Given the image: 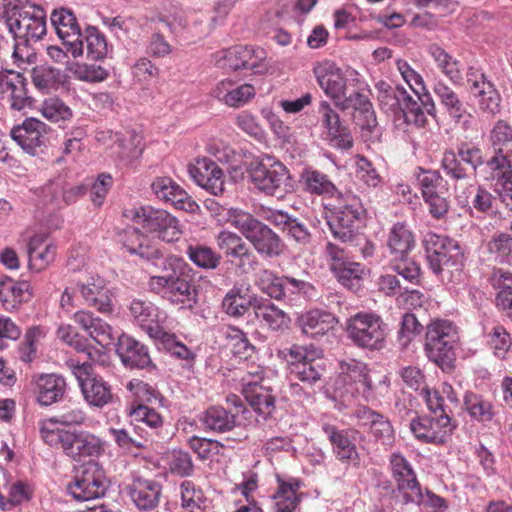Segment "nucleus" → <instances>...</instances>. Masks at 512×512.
Segmentation results:
<instances>
[{
	"mask_svg": "<svg viewBox=\"0 0 512 512\" xmlns=\"http://www.w3.org/2000/svg\"><path fill=\"white\" fill-rule=\"evenodd\" d=\"M249 55V46H234L216 53V65L222 69L232 71L246 69Z\"/></svg>",
	"mask_w": 512,
	"mask_h": 512,
	"instance_id": "79ce46f5",
	"label": "nucleus"
},
{
	"mask_svg": "<svg viewBox=\"0 0 512 512\" xmlns=\"http://www.w3.org/2000/svg\"><path fill=\"white\" fill-rule=\"evenodd\" d=\"M66 381L58 374H40L33 378V394L41 406H50L59 402L66 391Z\"/></svg>",
	"mask_w": 512,
	"mask_h": 512,
	"instance_id": "5701e85b",
	"label": "nucleus"
},
{
	"mask_svg": "<svg viewBox=\"0 0 512 512\" xmlns=\"http://www.w3.org/2000/svg\"><path fill=\"white\" fill-rule=\"evenodd\" d=\"M377 99L380 107L386 113H393L399 115L406 102V97L409 96L408 92L402 87H392L384 81L376 84Z\"/></svg>",
	"mask_w": 512,
	"mask_h": 512,
	"instance_id": "c9c22d12",
	"label": "nucleus"
},
{
	"mask_svg": "<svg viewBox=\"0 0 512 512\" xmlns=\"http://www.w3.org/2000/svg\"><path fill=\"white\" fill-rule=\"evenodd\" d=\"M457 341V327L451 321H432L427 326L424 345L428 359L442 370L451 369L455 360L454 345Z\"/></svg>",
	"mask_w": 512,
	"mask_h": 512,
	"instance_id": "f257e3e1",
	"label": "nucleus"
},
{
	"mask_svg": "<svg viewBox=\"0 0 512 512\" xmlns=\"http://www.w3.org/2000/svg\"><path fill=\"white\" fill-rule=\"evenodd\" d=\"M257 284L262 288H284L288 285L305 286L306 282L293 277L275 275L272 271L264 269L258 273Z\"/></svg>",
	"mask_w": 512,
	"mask_h": 512,
	"instance_id": "052dcab7",
	"label": "nucleus"
},
{
	"mask_svg": "<svg viewBox=\"0 0 512 512\" xmlns=\"http://www.w3.org/2000/svg\"><path fill=\"white\" fill-rule=\"evenodd\" d=\"M108 481L102 467L94 462L84 463L78 470L73 484L68 486L69 493L78 501L97 499L105 495Z\"/></svg>",
	"mask_w": 512,
	"mask_h": 512,
	"instance_id": "1a4fd4ad",
	"label": "nucleus"
},
{
	"mask_svg": "<svg viewBox=\"0 0 512 512\" xmlns=\"http://www.w3.org/2000/svg\"><path fill=\"white\" fill-rule=\"evenodd\" d=\"M126 491L139 510L150 511L160 503L162 485L154 479L134 476Z\"/></svg>",
	"mask_w": 512,
	"mask_h": 512,
	"instance_id": "aec40b11",
	"label": "nucleus"
},
{
	"mask_svg": "<svg viewBox=\"0 0 512 512\" xmlns=\"http://www.w3.org/2000/svg\"><path fill=\"white\" fill-rule=\"evenodd\" d=\"M122 243L129 253L138 255L146 261H153L162 257L160 250L152 245L150 240L138 228L129 227L125 229L122 235Z\"/></svg>",
	"mask_w": 512,
	"mask_h": 512,
	"instance_id": "cd10ccee",
	"label": "nucleus"
},
{
	"mask_svg": "<svg viewBox=\"0 0 512 512\" xmlns=\"http://www.w3.org/2000/svg\"><path fill=\"white\" fill-rule=\"evenodd\" d=\"M181 507L185 512H200L205 503L202 489L190 480H185L180 485Z\"/></svg>",
	"mask_w": 512,
	"mask_h": 512,
	"instance_id": "603ef678",
	"label": "nucleus"
},
{
	"mask_svg": "<svg viewBox=\"0 0 512 512\" xmlns=\"http://www.w3.org/2000/svg\"><path fill=\"white\" fill-rule=\"evenodd\" d=\"M387 245L395 260L404 261L415 246L413 233L403 223H396L391 228Z\"/></svg>",
	"mask_w": 512,
	"mask_h": 512,
	"instance_id": "473e14b6",
	"label": "nucleus"
},
{
	"mask_svg": "<svg viewBox=\"0 0 512 512\" xmlns=\"http://www.w3.org/2000/svg\"><path fill=\"white\" fill-rule=\"evenodd\" d=\"M130 415L135 421L145 424L156 434L163 427V417L153 408L145 405H138L130 411Z\"/></svg>",
	"mask_w": 512,
	"mask_h": 512,
	"instance_id": "680f3d73",
	"label": "nucleus"
},
{
	"mask_svg": "<svg viewBox=\"0 0 512 512\" xmlns=\"http://www.w3.org/2000/svg\"><path fill=\"white\" fill-rule=\"evenodd\" d=\"M86 418V413L79 403L68 401L61 407L57 415L39 423L40 436L43 439V431L45 428L48 430H61L56 427L57 424L63 426H79L84 424Z\"/></svg>",
	"mask_w": 512,
	"mask_h": 512,
	"instance_id": "c85d7f7f",
	"label": "nucleus"
},
{
	"mask_svg": "<svg viewBox=\"0 0 512 512\" xmlns=\"http://www.w3.org/2000/svg\"><path fill=\"white\" fill-rule=\"evenodd\" d=\"M139 138L136 135L122 137L119 134L114 135V142L111 145V154L117 156L125 163H131L140 157L142 148L139 146Z\"/></svg>",
	"mask_w": 512,
	"mask_h": 512,
	"instance_id": "c03bdc74",
	"label": "nucleus"
},
{
	"mask_svg": "<svg viewBox=\"0 0 512 512\" xmlns=\"http://www.w3.org/2000/svg\"><path fill=\"white\" fill-rule=\"evenodd\" d=\"M40 112L44 118L55 123L69 121L73 116L70 107L57 97L45 99L41 104Z\"/></svg>",
	"mask_w": 512,
	"mask_h": 512,
	"instance_id": "6e6d98bb",
	"label": "nucleus"
},
{
	"mask_svg": "<svg viewBox=\"0 0 512 512\" xmlns=\"http://www.w3.org/2000/svg\"><path fill=\"white\" fill-rule=\"evenodd\" d=\"M319 113L321 114L322 123L330 136L337 138L344 135L345 128L340 122L339 115L327 101L320 103Z\"/></svg>",
	"mask_w": 512,
	"mask_h": 512,
	"instance_id": "e2e57ef3",
	"label": "nucleus"
},
{
	"mask_svg": "<svg viewBox=\"0 0 512 512\" xmlns=\"http://www.w3.org/2000/svg\"><path fill=\"white\" fill-rule=\"evenodd\" d=\"M194 181L213 195H220L225 189L223 170L207 157L197 158L189 169Z\"/></svg>",
	"mask_w": 512,
	"mask_h": 512,
	"instance_id": "412c9836",
	"label": "nucleus"
},
{
	"mask_svg": "<svg viewBox=\"0 0 512 512\" xmlns=\"http://www.w3.org/2000/svg\"><path fill=\"white\" fill-rule=\"evenodd\" d=\"M464 404L469 415L477 421L489 422L495 415L492 403L481 395L472 392L466 393Z\"/></svg>",
	"mask_w": 512,
	"mask_h": 512,
	"instance_id": "de8ad7c7",
	"label": "nucleus"
},
{
	"mask_svg": "<svg viewBox=\"0 0 512 512\" xmlns=\"http://www.w3.org/2000/svg\"><path fill=\"white\" fill-rule=\"evenodd\" d=\"M488 249L505 263L512 265V237L506 233L494 236L488 243Z\"/></svg>",
	"mask_w": 512,
	"mask_h": 512,
	"instance_id": "69168bd1",
	"label": "nucleus"
},
{
	"mask_svg": "<svg viewBox=\"0 0 512 512\" xmlns=\"http://www.w3.org/2000/svg\"><path fill=\"white\" fill-rule=\"evenodd\" d=\"M337 323L332 313L322 310H311L300 318L303 333L311 337L328 333Z\"/></svg>",
	"mask_w": 512,
	"mask_h": 512,
	"instance_id": "72a5a7b5",
	"label": "nucleus"
},
{
	"mask_svg": "<svg viewBox=\"0 0 512 512\" xmlns=\"http://www.w3.org/2000/svg\"><path fill=\"white\" fill-rule=\"evenodd\" d=\"M242 290L229 292L223 299L222 306L225 312L231 316H241L250 307L258 303V299L252 298L247 294H242Z\"/></svg>",
	"mask_w": 512,
	"mask_h": 512,
	"instance_id": "5fc2aeb1",
	"label": "nucleus"
},
{
	"mask_svg": "<svg viewBox=\"0 0 512 512\" xmlns=\"http://www.w3.org/2000/svg\"><path fill=\"white\" fill-rule=\"evenodd\" d=\"M322 430L328 438L332 451L341 463L355 467L360 465V455L356 446L357 431L353 429H339L332 424H324Z\"/></svg>",
	"mask_w": 512,
	"mask_h": 512,
	"instance_id": "f3484780",
	"label": "nucleus"
},
{
	"mask_svg": "<svg viewBox=\"0 0 512 512\" xmlns=\"http://www.w3.org/2000/svg\"><path fill=\"white\" fill-rule=\"evenodd\" d=\"M300 183L303 190L311 195L337 198L341 194L328 175L319 170L305 169L301 173Z\"/></svg>",
	"mask_w": 512,
	"mask_h": 512,
	"instance_id": "7c9ffc66",
	"label": "nucleus"
},
{
	"mask_svg": "<svg viewBox=\"0 0 512 512\" xmlns=\"http://www.w3.org/2000/svg\"><path fill=\"white\" fill-rule=\"evenodd\" d=\"M135 221L146 232L154 233L166 242L177 241L182 235L179 221L166 210L142 207L136 212Z\"/></svg>",
	"mask_w": 512,
	"mask_h": 512,
	"instance_id": "9b49d317",
	"label": "nucleus"
},
{
	"mask_svg": "<svg viewBox=\"0 0 512 512\" xmlns=\"http://www.w3.org/2000/svg\"><path fill=\"white\" fill-rule=\"evenodd\" d=\"M67 363L78 380L85 401L90 406L103 408L112 403L113 393L111 386L103 378L91 375L90 363H80L74 360H69Z\"/></svg>",
	"mask_w": 512,
	"mask_h": 512,
	"instance_id": "0eeeda50",
	"label": "nucleus"
},
{
	"mask_svg": "<svg viewBox=\"0 0 512 512\" xmlns=\"http://www.w3.org/2000/svg\"><path fill=\"white\" fill-rule=\"evenodd\" d=\"M43 441L51 447H61L74 460L98 456L102 451L101 440L86 431L48 430L43 431Z\"/></svg>",
	"mask_w": 512,
	"mask_h": 512,
	"instance_id": "7ed1b4c3",
	"label": "nucleus"
},
{
	"mask_svg": "<svg viewBox=\"0 0 512 512\" xmlns=\"http://www.w3.org/2000/svg\"><path fill=\"white\" fill-rule=\"evenodd\" d=\"M47 126L44 122L29 118L11 130V137L27 153L35 155L46 144Z\"/></svg>",
	"mask_w": 512,
	"mask_h": 512,
	"instance_id": "4be33fe9",
	"label": "nucleus"
},
{
	"mask_svg": "<svg viewBox=\"0 0 512 512\" xmlns=\"http://www.w3.org/2000/svg\"><path fill=\"white\" fill-rule=\"evenodd\" d=\"M151 189L155 196L177 209L188 210L193 207L194 202L187 192L169 177H158L152 184Z\"/></svg>",
	"mask_w": 512,
	"mask_h": 512,
	"instance_id": "393cba45",
	"label": "nucleus"
},
{
	"mask_svg": "<svg viewBox=\"0 0 512 512\" xmlns=\"http://www.w3.org/2000/svg\"><path fill=\"white\" fill-rule=\"evenodd\" d=\"M157 337L156 340L164 346V348L175 357L182 360H192L194 358L193 352L182 342L177 340L174 334L163 330L154 331Z\"/></svg>",
	"mask_w": 512,
	"mask_h": 512,
	"instance_id": "13d9d810",
	"label": "nucleus"
},
{
	"mask_svg": "<svg viewBox=\"0 0 512 512\" xmlns=\"http://www.w3.org/2000/svg\"><path fill=\"white\" fill-rule=\"evenodd\" d=\"M217 247L222 250L226 257L234 259L249 248L247 243L238 234L231 231H221L216 236Z\"/></svg>",
	"mask_w": 512,
	"mask_h": 512,
	"instance_id": "4d7b16f0",
	"label": "nucleus"
},
{
	"mask_svg": "<svg viewBox=\"0 0 512 512\" xmlns=\"http://www.w3.org/2000/svg\"><path fill=\"white\" fill-rule=\"evenodd\" d=\"M428 54L435 62L437 68L453 83H460L463 79L459 61L446 52L441 46L432 44L428 47Z\"/></svg>",
	"mask_w": 512,
	"mask_h": 512,
	"instance_id": "4c0bfd02",
	"label": "nucleus"
},
{
	"mask_svg": "<svg viewBox=\"0 0 512 512\" xmlns=\"http://www.w3.org/2000/svg\"><path fill=\"white\" fill-rule=\"evenodd\" d=\"M466 77L469 91L477 98L479 109L492 117L498 114L500 112L501 97L494 85L487 80L482 72L473 67L468 69Z\"/></svg>",
	"mask_w": 512,
	"mask_h": 512,
	"instance_id": "2eb2a0df",
	"label": "nucleus"
},
{
	"mask_svg": "<svg viewBox=\"0 0 512 512\" xmlns=\"http://www.w3.org/2000/svg\"><path fill=\"white\" fill-rule=\"evenodd\" d=\"M205 429L217 433H225L239 427L236 422V414L231 413L222 406L209 407L201 417Z\"/></svg>",
	"mask_w": 512,
	"mask_h": 512,
	"instance_id": "f704fd0d",
	"label": "nucleus"
},
{
	"mask_svg": "<svg viewBox=\"0 0 512 512\" xmlns=\"http://www.w3.org/2000/svg\"><path fill=\"white\" fill-rule=\"evenodd\" d=\"M342 110L354 109V118L363 129H372L377 125L376 115L369 99L360 92L345 94L337 105Z\"/></svg>",
	"mask_w": 512,
	"mask_h": 512,
	"instance_id": "bb28decb",
	"label": "nucleus"
},
{
	"mask_svg": "<svg viewBox=\"0 0 512 512\" xmlns=\"http://www.w3.org/2000/svg\"><path fill=\"white\" fill-rule=\"evenodd\" d=\"M31 79L35 88L48 93L62 84V73L52 66L39 65L31 70Z\"/></svg>",
	"mask_w": 512,
	"mask_h": 512,
	"instance_id": "a19ab883",
	"label": "nucleus"
},
{
	"mask_svg": "<svg viewBox=\"0 0 512 512\" xmlns=\"http://www.w3.org/2000/svg\"><path fill=\"white\" fill-rule=\"evenodd\" d=\"M6 22L14 39L38 40L46 33L44 16L31 8L14 10Z\"/></svg>",
	"mask_w": 512,
	"mask_h": 512,
	"instance_id": "a211bd4d",
	"label": "nucleus"
},
{
	"mask_svg": "<svg viewBox=\"0 0 512 512\" xmlns=\"http://www.w3.org/2000/svg\"><path fill=\"white\" fill-rule=\"evenodd\" d=\"M249 176L259 190L277 198L294 190L289 170L280 162L267 165L254 161L250 164Z\"/></svg>",
	"mask_w": 512,
	"mask_h": 512,
	"instance_id": "20e7f679",
	"label": "nucleus"
},
{
	"mask_svg": "<svg viewBox=\"0 0 512 512\" xmlns=\"http://www.w3.org/2000/svg\"><path fill=\"white\" fill-rule=\"evenodd\" d=\"M434 109V102L428 95H424V98L420 96V99H415L409 94L402 109H400L399 116L403 117L408 124L424 127L428 121L426 113L431 114Z\"/></svg>",
	"mask_w": 512,
	"mask_h": 512,
	"instance_id": "2f4dec72",
	"label": "nucleus"
},
{
	"mask_svg": "<svg viewBox=\"0 0 512 512\" xmlns=\"http://www.w3.org/2000/svg\"><path fill=\"white\" fill-rule=\"evenodd\" d=\"M26 77L14 70H0V98L9 107L21 111L32 105Z\"/></svg>",
	"mask_w": 512,
	"mask_h": 512,
	"instance_id": "4468645a",
	"label": "nucleus"
},
{
	"mask_svg": "<svg viewBox=\"0 0 512 512\" xmlns=\"http://www.w3.org/2000/svg\"><path fill=\"white\" fill-rule=\"evenodd\" d=\"M364 214L359 199L351 194H339L332 205L327 223L333 236L343 243L359 238L357 222Z\"/></svg>",
	"mask_w": 512,
	"mask_h": 512,
	"instance_id": "f03ea898",
	"label": "nucleus"
},
{
	"mask_svg": "<svg viewBox=\"0 0 512 512\" xmlns=\"http://www.w3.org/2000/svg\"><path fill=\"white\" fill-rule=\"evenodd\" d=\"M248 241L260 255L268 258L280 256L285 249L281 238L264 223L249 237Z\"/></svg>",
	"mask_w": 512,
	"mask_h": 512,
	"instance_id": "c756f323",
	"label": "nucleus"
},
{
	"mask_svg": "<svg viewBox=\"0 0 512 512\" xmlns=\"http://www.w3.org/2000/svg\"><path fill=\"white\" fill-rule=\"evenodd\" d=\"M493 156L487 161L491 171L512 168V126L498 120L489 133Z\"/></svg>",
	"mask_w": 512,
	"mask_h": 512,
	"instance_id": "ddd939ff",
	"label": "nucleus"
},
{
	"mask_svg": "<svg viewBox=\"0 0 512 512\" xmlns=\"http://www.w3.org/2000/svg\"><path fill=\"white\" fill-rule=\"evenodd\" d=\"M116 353L123 365L130 369H144L152 364L148 348L124 333L118 336Z\"/></svg>",
	"mask_w": 512,
	"mask_h": 512,
	"instance_id": "b1692460",
	"label": "nucleus"
},
{
	"mask_svg": "<svg viewBox=\"0 0 512 512\" xmlns=\"http://www.w3.org/2000/svg\"><path fill=\"white\" fill-rule=\"evenodd\" d=\"M226 347L235 357L247 359L254 353L255 347L250 343L246 334L237 327L229 326L224 331Z\"/></svg>",
	"mask_w": 512,
	"mask_h": 512,
	"instance_id": "37998d69",
	"label": "nucleus"
},
{
	"mask_svg": "<svg viewBox=\"0 0 512 512\" xmlns=\"http://www.w3.org/2000/svg\"><path fill=\"white\" fill-rule=\"evenodd\" d=\"M187 254L192 262L205 269L216 268L221 259L211 248L201 245L188 246Z\"/></svg>",
	"mask_w": 512,
	"mask_h": 512,
	"instance_id": "bf43d9fd",
	"label": "nucleus"
},
{
	"mask_svg": "<svg viewBox=\"0 0 512 512\" xmlns=\"http://www.w3.org/2000/svg\"><path fill=\"white\" fill-rule=\"evenodd\" d=\"M255 378L254 382L244 383L243 394L254 411L266 419L275 409V397L270 389L258 384L257 381L262 380V372H256Z\"/></svg>",
	"mask_w": 512,
	"mask_h": 512,
	"instance_id": "a878e982",
	"label": "nucleus"
},
{
	"mask_svg": "<svg viewBox=\"0 0 512 512\" xmlns=\"http://www.w3.org/2000/svg\"><path fill=\"white\" fill-rule=\"evenodd\" d=\"M409 427L418 441L441 445L450 439L456 425L447 413H443L435 416H417L410 421Z\"/></svg>",
	"mask_w": 512,
	"mask_h": 512,
	"instance_id": "9d476101",
	"label": "nucleus"
},
{
	"mask_svg": "<svg viewBox=\"0 0 512 512\" xmlns=\"http://www.w3.org/2000/svg\"><path fill=\"white\" fill-rule=\"evenodd\" d=\"M56 32L73 58H78L83 55V33L80 30L76 18H74V25H65L62 28H58Z\"/></svg>",
	"mask_w": 512,
	"mask_h": 512,
	"instance_id": "864d4df0",
	"label": "nucleus"
},
{
	"mask_svg": "<svg viewBox=\"0 0 512 512\" xmlns=\"http://www.w3.org/2000/svg\"><path fill=\"white\" fill-rule=\"evenodd\" d=\"M255 316L264 322L272 330H279L287 325V317L285 313L277 308L269 299L258 300L255 305Z\"/></svg>",
	"mask_w": 512,
	"mask_h": 512,
	"instance_id": "a18cd8bd",
	"label": "nucleus"
},
{
	"mask_svg": "<svg viewBox=\"0 0 512 512\" xmlns=\"http://www.w3.org/2000/svg\"><path fill=\"white\" fill-rule=\"evenodd\" d=\"M347 333L356 346L380 350L386 338V324L379 315L360 312L348 320Z\"/></svg>",
	"mask_w": 512,
	"mask_h": 512,
	"instance_id": "39448f33",
	"label": "nucleus"
},
{
	"mask_svg": "<svg viewBox=\"0 0 512 512\" xmlns=\"http://www.w3.org/2000/svg\"><path fill=\"white\" fill-rule=\"evenodd\" d=\"M313 73L320 88L325 95L334 101L335 105L344 99L348 93V87L351 81L357 80V71L347 69L343 71L334 62L324 60L315 64Z\"/></svg>",
	"mask_w": 512,
	"mask_h": 512,
	"instance_id": "423d86ee",
	"label": "nucleus"
},
{
	"mask_svg": "<svg viewBox=\"0 0 512 512\" xmlns=\"http://www.w3.org/2000/svg\"><path fill=\"white\" fill-rule=\"evenodd\" d=\"M130 313L134 321L151 337L156 338L157 335L154 331L163 330L161 326L155 321V308L152 303L135 299L131 302L129 307Z\"/></svg>",
	"mask_w": 512,
	"mask_h": 512,
	"instance_id": "e433bc0d",
	"label": "nucleus"
},
{
	"mask_svg": "<svg viewBox=\"0 0 512 512\" xmlns=\"http://www.w3.org/2000/svg\"><path fill=\"white\" fill-rule=\"evenodd\" d=\"M341 379L352 387L353 391L365 393L371 388V380L366 367L361 362L351 361L341 366Z\"/></svg>",
	"mask_w": 512,
	"mask_h": 512,
	"instance_id": "ea45409f",
	"label": "nucleus"
},
{
	"mask_svg": "<svg viewBox=\"0 0 512 512\" xmlns=\"http://www.w3.org/2000/svg\"><path fill=\"white\" fill-rule=\"evenodd\" d=\"M434 93L449 116L456 122H460L466 115L471 117V114L467 112L457 93L445 83L438 82L434 87Z\"/></svg>",
	"mask_w": 512,
	"mask_h": 512,
	"instance_id": "58836bf2",
	"label": "nucleus"
},
{
	"mask_svg": "<svg viewBox=\"0 0 512 512\" xmlns=\"http://www.w3.org/2000/svg\"><path fill=\"white\" fill-rule=\"evenodd\" d=\"M291 374L308 385L320 381L324 366L320 355L314 357L307 348L294 345L289 350Z\"/></svg>",
	"mask_w": 512,
	"mask_h": 512,
	"instance_id": "6ab92c4d",
	"label": "nucleus"
},
{
	"mask_svg": "<svg viewBox=\"0 0 512 512\" xmlns=\"http://www.w3.org/2000/svg\"><path fill=\"white\" fill-rule=\"evenodd\" d=\"M109 433L118 447L125 451H131L133 448L143 449L149 441L148 437L138 434L135 427L110 428Z\"/></svg>",
	"mask_w": 512,
	"mask_h": 512,
	"instance_id": "3c124183",
	"label": "nucleus"
},
{
	"mask_svg": "<svg viewBox=\"0 0 512 512\" xmlns=\"http://www.w3.org/2000/svg\"><path fill=\"white\" fill-rule=\"evenodd\" d=\"M85 48L87 58L94 61L104 59L108 52L104 35L95 27H89L83 33V51Z\"/></svg>",
	"mask_w": 512,
	"mask_h": 512,
	"instance_id": "09e8293b",
	"label": "nucleus"
},
{
	"mask_svg": "<svg viewBox=\"0 0 512 512\" xmlns=\"http://www.w3.org/2000/svg\"><path fill=\"white\" fill-rule=\"evenodd\" d=\"M489 344L495 356L503 359L512 345V340L503 326H495L489 334Z\"/></svg>",
	"mask_w": 512,
	"mask_h": 512,
	"instance_id": "338daca9",
	"label": "nucleus"
},
{
	"mask_svg": "<svg viewBox=\"0 0 512 512\" xmlns=\"http://www.w3.org/2000/svg\"><path fill=\"white\" fill-rule=\"evenodd\" d=\"M492 172L493 177L497 179L501 201L512 210V168L493 170Z\"/></svg>",
	"mask_w": 512,
	"mask_h": 512,
	"instance_id": "774afa93",
	"label": "nucleus"
},
{
	"mask_svg": "<svg viewBox=\"0 0 512 512\" xmlns=\"http://www.w3.org/2000/svg\"><path fill=\"white\" fill-rule=\"evenodd\" d=\"M279 486L274 495V507L277 512H293L299 504L297 490L298 484H291L278 480Z\"/></svg>",
	"mask_w": 512,
	"mask_h": 512,
	"instance_id": "8fccbe9b",
	"label": "nucleus"
},
{
	"mask_svg": "<svg viewBox=\"0 0 512 512\" xmlns=\"http://www.w3.org/2000/svg\"><path fill=\"white\" fill-rule=\"evenodd\" d=\"M422 196L429 206V211L434 218H442L449 209L446 197V182L437 171H422L418 175Z\"/></svg>",
	"mask_w": 512,
	"mask_h": 512,
	"instance_id": "f8f14e48",
	"label": "nucleus"
},
{
	"mask_svg": "<svg viewBox=\"0 0 512 512\" xmlns=\"http://www.w3.org/2000/svg\"><path fill=\"white\" fill-rule=\"evenodd\" d=\"M426 253L429 266L436 274L445 266L458 264L462 256L456 241L436 234L426 240Z\"/></svg>",
	"mask_w": 512,
	"mask_h": 512,
	"instance_id": "dca6fc26",
	"label": "nucleus"
},
{
	"mask_svg": "<svg viewBox=\"0 0 512 512\" xmlns=\"http://www.w3.org/2000/svg\"><path fill=\"white\" fill-rule=\"evenodd\" d=\"M73 76L85 82H100L107 77V72L100 66L75 63L69 68Z\"/></svg>",
	"mask_w": 512,
	"mask_h": 512,
	"instance_id": "0e129e2a",
	"label": "nucleus"
},
{
	"mask_svg": "<svg viewBox=\"0 0 512 512\" xmlns=\"http://www.w3.org/2000/svg\"><path fill=\"white\" fill-rule=\"evenodd\" d=\"M225 216L226 221L238 229L247 240L263 224L250 213L238 208L227 209Z\"/></svg>",
	"mask_w": 512,
	"mask_h": 512,
	"instance_id": "49530a36",
	"label": "nucleus"
},
{
	"mask_svg": "<svg viewBox=\"0 0 512 512\" xmlns=\"http://www.w3.org/2000/svg\"><path fill=\"white\" fill-rule=\"evenodd\" d=\"M389 462L396 482L393 493H397L399 502L408 505L423 501V492L410 462L399 452L392 453Z\"/></svg>",
	"mask_w": 512,
	"mask_h": 512,
	"instance_id": "6e6552de",
	"label": "nucleus"
}]
</instances>
